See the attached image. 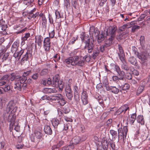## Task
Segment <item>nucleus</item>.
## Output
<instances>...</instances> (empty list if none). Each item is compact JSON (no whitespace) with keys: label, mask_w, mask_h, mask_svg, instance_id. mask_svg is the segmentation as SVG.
<instances>
[{"label":"nucleus","mask_w":150,"mask_h":150,"mask_svg":"<svg viewBox=\"0 0 150 150\" xmlns=\"http://www.w3.org/2000/svg\"><path fill=\"white\" fill-rule=\"evenodd\" d=\"M127 132V127L126 126H124L123 128H119L118 129L117 133L116 131L111 129L110 130V133L112 136V140H115L116 138H118V141L121 139L124 140V137H126Z\"/></svg>","instance_id":"1"},{"label":"nucleus","mask_w":150,"mask_h":150,"mask_svg":"<svg viewBox=\"0 0 150 150\" xmlns=\"http://www.w3.org/2000/svg\"><path fill=\"white\" fill-rule=\"evenodd\" d=\"M81 38L82 42L85 44V49L88 50L89 53H91L94 47V45L91 41V42H90V40L88 38V35H85L84 33H83L81 35Z\"/></svg>","instance_id":"2"},{"label":"nucleus","mask_w":150,"mask_h":150,"mask_svg":"<svg viewBox=\"0 0 150 150\" xmlns=\"http://www.w3.org/2000/svg\"><path fill=\"white\" fill-rule=\"evenodd\" d=\"M25 49H21L17 52H15L13 54V57L15 58H18V60H19L20 58L21 55L25 53L22 59L21 60V64H23L25 62L28 61L29 59V55L30 53L28 52H25Z\"/></svg>","instance_id":"3"},{"label":"nucleus","mask_w":150,"mask_h":150,"mask_svg":"<svg viewBox=\"0 0 150 150\" xmlns=\"http://www.w3.org/2000/svg\"><path fill=\"white\" fill-rule=\"evenodd\" d=\"M27 79L25 76H22V77L16 78L15 86L14 87V88L19 91H21L22 88L25 89L27 86V84L25 83Z\"/></svg>","instance_id":"4"},{"label":"nucleus","mask_w":150,"mask_h":150,"mask_svg":"<svg viewBox=\"0 0 150 150\" xmlns=\"http://www.w3.org/2000/svg\"><path fill=\"white\" fill-rule=\"evenodd\" d=\"M116 30V26L115 25H114L110 26L109 30H107L105 31L107 35H110V37L108 39V41H109V43L108 44V45H111L112 41L115 37Z\"/></svg>","instance_id":"5"},{"label":"nucleus","mask_w":150,"mask_h":150,"mask_svg":"<svg viewBox=\"0 0 150 150\" xmlns=\"http://www.w3.org/2000/svg\"><path fill=\"white\" fill-rule=\"evenodd\" d=\"M16 115L14 114L10 113L8 117V121L10 122L9 129L11 131L13 129V125L15 124Z\"/></svg>","instance_id":"6"},{"label":"nucleus","mask_w":150,"mask_h":150,"mask_svg":"<svg viewBox=\"0 0 150 150\" xmlns=\"http://www.w3.org/2000/svg\"><path fill=\"white\" fill-rule=\"evenodd\" d=\"M103 83L105 84V87L108 91H110L114 94H117L119 91V89L114 86H109L108 85V82L106 80H104Z\"/></svg>","instance_id":"7"},{"label":"nucleus","mask_w":150,"mask_h":150,"mask_svg":"<svg viewBox=\"0 0 150 150\" xmlns=\"http://www.w3.org/2000/svg\"><path fill=\"white\" fill-rule=\"evenodd\" d=\"M17 107L16 105L13 101H10L8 103L7 107V112L11 111L13 112H16L17 110Z\"/></svg>","instance_id":"8"},{"label":"nucleus","mask_w":150,"mask_h":150,"mask_svg":"<svg viewBox=\"0 0 150 150\" xmlns=\"http://www.w3.org/2000/svg\"><path fill=\"white\" fill-rule=\"evenodd\" d=\"M43 47L45 50L48 51L51 47V42L49 38H45L43 41Z\"/></svg>","instance_id":"9"},{"label":"nucleus","mask_w":150,"mask_h":150,"mask_svg":"<svg viewBox=\"0 0 150 150\" xmlns=\"http://www.w3.org/2000/svg\"><path fill=\"white\" fill-rule=\"evenodd\" d=\"M42 137V134L40 131H35L33 138L31 139V141L35 142H38Z\"/></svg>","instance_id":"10"},{"label":"nucleus","mask_w":150,"mask_h":150,"mask_svg":"<svg viewBox=\"0 0 150 150\" xmlns=\"http://www.w3.org/2000/svg\"><path fill=\"white\" fill-rule=\"evenodd\" d=\"M65 92L66 95L68 99L70 100H71L73 97V95L70 86L69 85L67 86L65 88Z\"/></svg>","instance_id":"11"},{"label":"nucleus","mask_w":150,"mask_h":150,"mask_svg":"<svg viewBox=\"0 0 150 150\" xmlns=\"http://www.w3.org/2000/svg\"><path fill=\"white\" fill-rule=\"evenodd\" d=\"M96 33H97L96 35H98L99 33L98 30L97 29L96 30L93 26L91 27L90 29L89 34L90 35V38L91 39L93 40V41H94L93 36V35H96Z\"/></svg>","instance_id":"12"},{"label":"nucleus","mask_w":150,"mask_h":150,"mask_svg":"<svg viewBox=\"0 0 150 150\" xmlns=\"http://www.w3.org/2000/svg\"><path fill=\"white\" fill-rule=\"evenodd\" d=\"M120 53H118V55L121 61H123L125 57V55L124 50L120 45H118Z\"/></svg>","instance_id":"13"},{"label":"nucleus","mask_w":150,"mask_h":150,"mask_svg":"<svg viewBox=\"0 0 150 150\" xmlns=\"http://www.w3.org/2000/svg\"><path fill=\"white\" fill-rule=\"evenodd\" d=\"M19 47V44L17 42H14L12 44L11 49V51L12 53L17 52Z\"/></svg>","instance_id":"14"},{"label":"nucleus","mask_w":150,"mask_h":150,"mask_svg":"<svg viewBox=\"0 0 150 150\" xmlns=\"http://www.w3.org/2000/svg\"><path fill=\"white\" fill-rule=\"evenodd\" d=\"M36 11V8H34L32 10H31L29 13V15L28 17V18L29 19H31L32 18H35L37 16L39 15V13L37 12L35 14H33V12H35Z\"/></svg>","instance_id":"15"},{"label":"nucleus","mask_w":150,"mask_h":150,"mask_svg":"<svg viewBox=\"0 0 150 150\" xmlns=\"http://www.w3.org/2000/svg\"><path fill=\"white\" fill-rule=\"evenodd\" d=\"M59 79V78L58 74H56L53 77V86L54 87L59 86L58 83Z\"/></svg>","instance_id":"16"},{"label":"nucleus","mask_w":150,"mask_h":150,"mask_svg":"<svg viewBox=\"0 0 150 150\" xmlns=\"http://www.w3.org/2000/svg\"><path fill=\"white\" fill-rule=\"evenodd\" d=\"M62 98V95L61 94H56L55 95L51 96H49L50 100L52 101H58Z\"/></svg>","instance_id":"17"},{"label":"nucleus","mask_w":150,"mask_h":150,"mask_svg":"<svg viewBox=\"0 0 150 150\" xmlns=\"http://www.w3.org/2000/svg\"><path fill=\"white\" fill-rule=\"evenodd\" d=\"M43 92L49 94L51 93H55L57 91L55 88H45L43 90Z\"/></svg>","instance_id":"18"},{"label":"nucleus","mask_w":150,"mask_h":150,"mask_svg":"<svg viewBox=\"0 0 150 150\" xmlns=\"http://www.w3.org/2000/svg\"><path fill=\"white\" fill-rule=\"evenodd\" d=\"M43 40V38L41 35H39L35 37V42L38 45L41 47L42 46V42Z\"/></svg>","instance_id":"19"},{"label":"nucleus","mask_w":150,"mask_h":150,"mask_svg":"<svg viewBox=\"0 0 150 150\" xmlns=\"http://www.w3.org/2000/svg\"><path fill=\"white\" fill-rule=\"evenodd\" d=\"M34 0H24L23 1V4L27 6H32L34 4L33 2Z\"/></svg>","instance_id":"20"},{"label":"nucleus","mask_w":150,"mask_h":150,"mask_svg":"<svg viewBox=\"0 0 150 150\" xmlns=\"http://www.w3.org/2000/svg\"><path fill=\"white\" fill-rule=\"evenodd\" d=\"M129 107L127 105H125L121 106L118 110V112L121 113L122 112L125 113L126 111L129 109Z\"/></svg>","instance_id":"21"},{"label":"nucleus","mask_w":150,"mask_h":150,"mask_svg":"<svg viewBox=\"0 0 150 150\" xmlns=\"http://www.w3.org/2000/svg\"><path fill=\"white\" fill-rule=\"evenodd\" d=\"M44 131L45 133L47 134L51 135L52 133V131L50 127L46 125L44 128Z\"/></svg>","instance_id":"22"},{"label":"nucleus","mask_w":150,"mask_h":150,"mask_svg":"<svg viewBox=\"0 0 150 150\" xmlns=\"http://www.w3.org/2000/svg\"><path fill=\"white\" fill-rule=\"evenodd\" d=\"M122 62V64H121V68L122 69L128 71L129 70V68L127 65V63L125 61V58L123 61H121Z\"/></svg>","instance_id":"23"},{"label":"nucleus","mask_w":150,"mask_h":150,"mask_svg":"<svg viewBox=\"0 0 150 150\" xmlns=\"http://www.w3.org/2000/svg\"><path fill=\"white\" fill-rule=\"evenodd\" d=\"M72 62L71 65L75 66L77 65L79 57L78 56H76L74 57H71Z\"/></svg>","instance_id":"24"},{"label":"nucleus","mask_w":150,"mask_h":150,"mask_svg":"<svg viewBox=\"0 0 150 150\" xmlns=\"http://www.w3.org/2000/svg\"><path fill=\"white\" fill-rule=\"evenodd\" d=\"M136 114L135 113L132 114L129 119V122L131 125H133L136 120Z\"/></svg>","instance_id":"25"},{"label":"nucleus","mask_w":150,"mask_h":150,"mask_svg":"<svg viewBox=\"0 0 150 150\" xmlns=\"http://www.w3.org/2000/svg\"><path fill=\"white\" fill-rule=\"evenodd\" d=\"M81 141L80 138L79 136L74 137L72 140L73 144H79Z\"/></svg>","instance_id":"26"},{"label":"nucleus","mask_w":150,"mask_h":150,"mask_svg":"<svg viewBox=\"0 0 150 150\" xmlns=\"http://www.w3.org/2000/svg\"><path fill=\"white\" fill-rule=\"evenodd\" d=\"M64 144V142L63 141H59L58 143L56 145H54L52 146V149L54 150L56 149L59 148L60 147L63 145Z\"/></svg>","instance_id":"27"},{"label":"nucleus","mask_w":150,"mask_h":150,"mask_svg":"<svg viewBox=\"0 0 150 150\" xmlns=\"http://www.w3.org/2000/svg\"><path fill=\"white\" fill-rule=\"evenodd\" d=\"M131 64L134 65H137V62L136 59L133 57H130L128 60Z\"/></svg>","instance_id":"28"},{"label":"nucleus","mask_w":150,"mask_h":150,"mask_svg":"<svg viewBox=\"0 0 150 150\" xmlns=\"http://www.w3.org/2000/svg\"><path fill=\"white\" fill-rule=\"evenodd\" d=\"M104 34L105 33H101L99 34L98 40V43L101 42L104 39L105 37Z\"/></svg>","instance_id":"29"},{"label":"nucleus","mask_w":150,"mask_h":150,"mask_svg":"<svg viewBox=\"0 0 150 150\" xmlns=\"http://www.w3.org/2000/svg\"><path fill=\"white\" fill-rule=\"evenodd\" d=\"M52 124L53 126L54 127H57L59 123V121L56 118H54L52 119Z\"/></svg>","instance_id":"30"},{"label":"nucleus","mask_w":150,"mask_h":150,"mask_svg":"<svg viewBox=\"0 0 150 150\" xmlns=\"http://www.w3.org/2000/svg\"><path fill=\"white\" fill-rule=\"evenodd\" d=\"M137 120V122L141 124V125L144 124V122L142 116L139 115L138 116Z\"/></svg>","instance_id":"31"},{"label":"nucleus","mask_w":150,"mask_h":150,"mask_svg":"<svg viewBox=\"0 0 150 150\" xmlns=\"http://www.w3.org/2000/svg\"><path fill=\"white\" fill-rule=\"evenodd\" d=\"M118 77L120 79L121 78L120 80H124V76L125 73L124 71H121L120 72L117 73Z\"/></svg>","instance_id":"32"},{"label":"nucleus","mask_w":150,"mask_h":150,"mask_svg":"<svg viewBox=\"0 0 150 150\" xmlns=\"http://www.w3.org/2000/svg\"><path fill=\"white\" fill-rule=\"evenodd\" d=\"M84 59L83 58H79L77 65L82 66L84 64Z\"/></svg>","instance_id":"33"},{"label":"nucleus","mask_w":150,"mask_h":150,"mask_svg":"<svg viewBox=\"0 0 150 150\" xmlns=\"http://www.w3.org/2000/svg\"><path fill=\"white\" fill-rule=\"evenodd\" d=\"M72 59L71 57H70L65 59L64 61V62L67 64H71V65Z\"/></svg>","instance_id":"34"},{"label":"nucleus","mask_w":150,"mask_h":150,"mask_svg":"<svg viewBox=\"0 0 150 150\" xmlns=\"http://www.w3.org/2000/svg\"><path fill=\"white\" fill-rule=\"evenodd\" d=\"M144 88V86L143 85L140 86L138 88L137 90V94L139 95L143 91Z\"/></svg>","instance_id":"35"},{"label":"nucleus","mask_w":150,"mask_h":150,"mask_svg":"<svg viewBox=\"0 0 150 150\" xmlns=\"http://www.w3.org/2000/svg\"><path fill=\"white\" fill-rule=\"evenodd\" d=\"M120 87L122 88L123 90L126 91L129 89L130 86L129 84L125 83L123 85L121 86Z\"/></svg>","instance_id":"36"},{"label":"nucleus","mask_w":150,"mask_h":150,"mask_svg":"<svg viewBox=\"0 0 150 150\" xmlns=\"http://www.w3.org/2000/svg\"><path fill=\"white\" fill-rule=\"evenodd\" d=\"M11 77L10 78L11 80L12 81H13L15 80V83L16 82V78L22 77V76H16L13 74H12L11 75Z\"/></svg>","instance_id":"37"},{"label":"nucleus","mask_w":150,"mask_h":150,"mask_svg":"<svg viewBox=\"0 0 150 150\" xmlns=\"http://www.w3.org/2000/svg\"><path fill=\"white\" fill-rule=\"evenodd\" d=\"M58 103L60 105L62 106L64 105L66 103V101L64 99L62 95V98L59 100Z\"/></svg>","instance_id":"38"},{"label":"nucleus","mask_w":150,"mask_h":150,"mask_svg":"<svg viewBox=\"0 0 150 150\" xmlns=\"http://www.w3.org/2000/svg\"><path fill=\"white\" fill-rule=\"evenodd\" d=\"M88 95L86 91H83L82 93L81 96V99L88 98Z\"/></svg>","instance_id":"39"},{"label":"nucleus","mask_w":150,"mask_h":150,"mask_svg":"<svg viewBox=\"0 0 150 150\" xmlns=\"http://www.w3.org/2000/svg\"><path fill=\"white\" fill-rule=\"evenodd\" d=\"M112 65L114 67L115 70L116 71L117 73L121 71L120 67L118 65L115 64H112Z\"/></svg>","instance_id":"40"},{"label":"nucleus","mask_w":150,"mask_h":150,"mask_svg":"<svg viewBox=\"0 0 150 150\" xmlns=\"http://www.w3.org/2000/svg\"><path fill=\"white\" fill-rule=\"evenodd\" d=\"M99 53V50H98L96 51L93 52V53L92 54V58L93 59H96L97 57L98 56Z\"/></svg>","instance_id":"41"},{"label":"nucleus","mask_w":150,"mask_h":150,"mask_svg":"<svg viewBox=\"0 0 150 150\" xmlns=\"http://www.w3.org/2000/svg\"><path fill=\"white\" fill-rule=\"evenodd\" d=\"M132 50L134 54L137 57L139 53L137 51V48L133 46L132 47Z\"/></svg>","instance_id":"42"},{"label":"nucleus","mask_w":150,"mask_h":150,"mask_svg":"<svg viewBox=\"0 0 150 150\" xmlns=\"http://www.w3.org/2000/svg\"><path fill=\"white\" fill-rule=\"evenodd\" d=\"M59 86H55V87H59V89L62 91L63 88V84L62 83V81H59L58 83Z\"/></svg>","instance_id":"43"},{"label":"nucleus","mask_w":150,"mask_h":150,"mask_svg":"<svg viewBox=\"0 0 150 150\" xmlns=\"http://www.w3.org/2000/svg\"><path fill=\"white\" fill-rule=\"evenodd\" d=\"M129 24H126L123 25L120 28V30L122 31H124L126 28H128Z\"/></svg>","instance_id":"44"},{"label":"nucleus","mask_w":150,"mask_h":150,"mask_svg":"<svg viewBox=\"0 0 150 150\" xmlns=\"http://www.w3.org/2000/svg\"><path fill=\"white\" fill-rule=\"evenodd\" d=\"M74 94V99L76 103H78L79 100V97L78 93Z\"/></svg>","instance_id":"45"},{"label":"nucleus","mask_w":150,"mask_h":150,"mask_svg":"<svg viewBox=\"0 0 150 150\" xmlns=\"http://www.w3.org/2000/svg\"><path fill=\"white\" fill-rule=\"evenodd\" d=\"M30 36V34L29 33H26L25 34V35L24 36L21 38L23 40H25L26 41L27 40V39Z\"/></svg>","instance_id":"46"},{"label":"nucleus","mask_w":150,"mask_h":150,"mask_svg":"<svg viewBox=\"0 0 150 150\" xmlns=\"http://www.w3.org/2000/svg\"><path fill=\"white\" fill-rule=\"evenodd\" d=\"M4 92H7L9 91L10 89V87L9 85H6L5 87L4 88Z\"/></svg>","instance_id":"47"},{"label":"nucleus","mask_w":150,"mask_h":150,"mask_svg":"<svg viewBox=\"0 0 150 150\" xmlns=\"http://www.w3.org/2000/svg\"><path fill=\"white\" fill-rule=\"evenodd\" d=\"M42 23L43 25L45 26L47 24V19L45 18V17L43 18H42Z\"/></svg>","instance_id":"48"},{"label":"nucleus","mask_w":150,"mask_h":150,"mask_svg":"<svg viewBox=\"0 0 150 150\" xmlns=\"http://www.w3.org/2000/svg\"><path fill=\"white\" fill-rule=\"evenodd\" d=\"M82 102L83 104L84 105H86L88 103V98L81 99Z\"/></svg>","instance_id":"49"},{"label":"nucleus","mask_w":150,"mask_h":150,"mask_svg":"<svg viewBox=\"0 0 150 150\" xmlns=\"http://www.w3.org/2000/svg\"><path fill=\"white\" fill-rule=\"evenodd\" d=\"M139 26L136 25H134L132 27V31L133 32H134L136 29H139Z\"/></svg>","instance_id":"50"},{"label":"nucleus","mask_w":150,"mask_h":150,"mask_svg":"<svg viewBox=\"0 0 150 150\" xmlns=\"http://www.w3.org/2000/svg\"><path fill=\"white\" fill-rule=\"evenodd\" d=\"M112 80L114 81H117L120 80L121 78H120L118 76H114L112 77Z\"/></svg>","instance_id":"51"},{"label":"nucleus","mask_w":150,"mask_h":150,"mask_svg":"<svg viewBox=\"0 0 150 150\" xmlns=\"http://www.w3.org/2000/svg\"><path fill=\"white\" fill-rule=\"evenodd\" d=\"M54 35L55 32L54 30H53L50 33H49L50 37L51 38H52L54 37Z\"/></svg>","instance_id":"52"},{"label":"nucleus","mask_w":150,"mask_h":150,"mask_svg":"<svg viewBox=\"0 0 150 150\" xmlns=\"http://www.w3.org/2000/svg\"><path fill=\"white\" fill-rule=\"evenodd\" d=\"M39 74L38 73L34 74L32 76V78L34 80L37 79L38 77Z\"/></svg>","instance_id":"53"},{"label":"nucleus","mask_w":150,"mask_h":150,"mask_svg":"<svg viewBox=\"0 0 150 150\" xmlns=\"http://www.w3.org/2000/svg\"><path fill=\"white\" fill-rule=\"evenodd\" d=\"M144 36H141L140 38V43L141 45L142 44H143L144 42Z\"/></svg>","instance_id":"54"},{"label":"nucleus","mask_w":150,"mask_h":150,"mask_svg":"<svg viewBox=\"0 0 150 150\" xmlns=\"http://www.w3.org/2000/svg\"><path fill=\"white\" fill-rule=\"evenodd\" d=\"M109 43V41H108V40H107L106 41L105 44L101 45V46H103V47H104L103 49H104V50H105V49L107 47L111 45H108V44Z\"/></svg>","instance_id":"55"},{"label":"nucleus","mask_w":150,"mask_h":150,"mask_svg":"<svg viewBox=\"0 0 150 150\" xmlns=\"http://www.w3.org/2000/svg\"><path fill=\"white\" fill-rule=\"evenodd\" d=\"M78 0H71V3L73 6L76 8V5L77 4V1Z\"/></svg>","instance_id":"56"},{"label":"nucleus","mask_w":150,"mask_h":150,"mask_svg":"<svg viewBox=\"0 0 150 150\" xmlns=\"http://www.w3.org/2000/svg\"><path fill=\"white\" fill-rule=\"evenodd\" d=\"M100 1L99 5L101 6H102L106 2L107 0H99Z\"/></svg>","instance_id":"57"},{"label":"nucleus","mask_w":150,"mask_h":150,"mask_svg":"<svg viewBox=\"0 0 150 150\" xmlns=\"http://www.w3.org/2000/svg\"><path fill=\"white\" fill-rule=\"evenodd\" d=\"M56 18H60V15L59 12L58 11H56L55 13Z\"/></svg>","instance_id":"58"},{"label":"nucleus","mask_w":150,"mask_h":150,"mask_svg":"<svg viewBox=\"0 0 150 150\" xmlns=\"http://www.w3.org/2000/svg\"><path fill=\"white\" fill-rule=\"evenodd\" d=\"M132 75L130 73H127L126 76V78L129 80L131 79L132 78Z\"/></svg>","instance_id":"59"},{"label":"nucleus","mask_w":150,"mask_h":150,"mask_svg":"<svg viewBox=\"0 0 150 150\" xmlns=\"http://www.w3.org/2000/svg\"><path fill=\"white\" fill-rule=\"evenodd\" d=\"M41 99L43 100H50V98H49V96L48 97L47 96L45 95L43 96L41 98Z\"/></svg>","instance_id":"60"},{"label":"nucleus","mask_w":150,"mask_h":150,"mask_svg":"<svg viewBox=\"0 0 150 150\" xmlns=\"http://www.w3.org/2000/svg\"><path fill=\"white\" fill-rule=\"evenodd\" d=\"M64 120L67 122H72V120L70 118H69L66 116H64Z\"/></svg>","instance_id":"61"},{"label":"nucleus","mask_w":150,"mask_h":150,"mask_svg":"<svg viewBox=\"0 0 150 150\" xmlns=\"http://www.w3.org/2000/svg\"><path fill=\"white\" fill-rule=\"evenodd\" d=\"M14 129L16 131L19 132L20 131V127L17 124L15 126Z\"/></svg>","instance_id":"62"},{"label":"nucleus","mask_w":150,"mask_h":150,"mask_svg":"<svg viewBox=\"0 0 150 150\" xmlns=\"http://www.w3.org/2000/svg\"><path fill=\"white\" fill-rule=\"evenodd\" d=\"M59 3V0H55L53 2V5L55 6H57Z\"/></svg>","instance_id":"63"},{"label":"nucleus","mask_w":150,"mask_h":150,"mask_svg":"<svg viewBox=\"0 0 150 150\" xmlns=\"http://www.w3.org/2000/svg\"><path fill=\"white\" fill-rule=\"evenodd\" d=\"M69 148L68 146H65L63 147L59 150H69Z\"/></svg>","instance_id":"64"}]
</instances>
